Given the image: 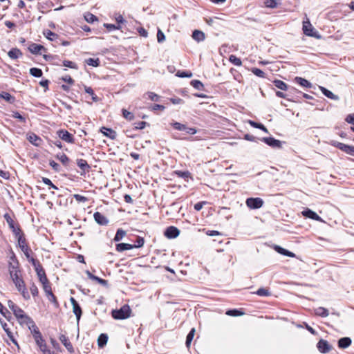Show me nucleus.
<instances>
[{"instance_id":"1","label":"nucleus","mask_w":354,"mask_h":354,"mask_svg":"<svg viewBox=\"0 0 354 354\" xmlns=\"http://www.w3.org/2000/svg\"><path fill=\"white\" fill-rule=\"evenodd\" d=\"M131 309L129 305H124L120 309L113 310L111 315L115 319H125L131 316Z\"/></svg>"},{"instance_id":"2","label":"nucleus","mask_w":354,"mask_h":354,"mask_svg":"<svg viewBox=\"0 0 354 354\" xmlns=\"http://www.w3.org/2000/svg\"><path fill=\"white\" fill-rule=\"evenodd\" d=\"M18 240V244L22 252L24 253L25 256L27 257V259L30 261V253H31V249L28 247V245L26 243V240L24 237V234L21 235H19V236L17 237Z\"/></svg>"},{"instance_id":"3","label":"nucleus","mask_w":354,"mask_h":354,"mask_svg":"<svg viewBox=\"0 0 354 354\" xmlns=\"http://www.w3.org/2000/svg\"><path fill=\"white\" fill-rule=\"evenodd\" d=\"M57 134L58 137L62 140L68 142V143H74L75 139L73 134L70 133L68 131L61 129L57 131Z\"/></svg>"},{"instance_id":"4","label":"nucleus","mask_w":354,"mask_h":354,"mask_svg":"<svg viewBox=\"0 0 354 354\" xmlns=\"http://www.w3.org/2000/svg\"><path fill=\"white\" fill-rule=\"evenodd\" d=\"M317 347L319 351L322 353H328L333 348L332 346L326 340L323 339H321L317 342Z\"/></svg>"},{"instance_id":"5","label":"nucleus","mask_w":354,"mask_h":354,"mask_svg":"<svg viewBox=\"0 0 354 354\" xmlns=\"http://www.w3.org/2000/svg\"><path fill=\"white\" fill-rule=\"evenodd\" d=\"M4 218L6 220L10 228L12 230V232L15 234L16 237L23 234L21 232V229L19 227L15 226V222L8 214H6Z\"/></svg>"},{"instance_id":"6","label":"nucleus","mask_w":354,"mask_h":354,"mask_svg":"<svg viewBox=\"0 0 354 354\" xmlns=\"http://www.w3.org/2000/svg\"><path fill=\"white\" fill-rule=\"evenodd\" d=\"M263 204V201L260 198H249L246 200V205L251 209L260 208Z\"/></svg>"},{"instance_id":"7","label":"nucleus","mask_w":354,"mask_h":354,"mask_svg":"<svg viewBox=\"0 0 354 354\" xmlns=\"http://www.w3.org/2000/svg\"><path fill=\"white\" fill-rule=\"evenodd\" d=\"M180 234V230L174 226L168 227L165 231V236L169 239H175Z\"/></svg>"},{"instance_id":"8","label":"nucleus","mask_w":354,"mask_h":354,"mask_svg":"<svg viewBox=\"0 0 354 354\" xmlns=\"http://www.w3.org/2000/svg\"><path fill=\"white\" fill-rule=\"evenodd\" d=\"M10 277L17 290L25 286V282L21 278L20 273L17 274L15 272H12V273L11 272Z\"/></svg>"},{"instance_id":"9","label":"nucleus","mask_w":354,"mask_h":354,"mask_svg":"<svg viewBox=\"0 0 354 354\" xmlns=\"http://www.w3.org/2000/svg\"><path fill=\"white\" fill-rule=\"evenodd\" d=\"M35 341L37 345L39 347L40 351L44 354H55L53 351H50L47 348V345L42 336H41V339H35Z\"/></svg>"},{"instance_id":"10","label":"nucleus","mask_w":354,"mask_h":354,"mask_svg":"<svg viewBox=\"0 0 354 354\" xmlns=\"http://www.w3.org/2000/svg\"><path fill=\"white\" fill-rule=\"evenodd\" d=\"M334 146L337 147L338 149L342 150V151H344L345 153L351 155L354 154V147L353 146H349L346 144L336 142L334 144Z\"/></svg>"},{"instance_id":"11","label":"nucleus","mask_w":354,"mask_h":354,"mask_svg":"<svg viewBox=\"0 0 354 354\" xmlns=\"http://www.w3.org/2000/svg\"><path fill=\"white\" fill-rule=\"evenodd\" d=\"M94 219L97 223L101 225H106L109 223L108 218L99 212L93 214Z\"/></svg>"},{"instance_id":"12","label":"nucleus","mask_w":354,"mask_h":354,"mask_svg":"<svg viewBox=\"0 0 354 354\" xmlns=\"http://www.w3.org/2000/svg\"><path fill=\"white\" fill-rule=\"evenodd\" d=\"M59 339L64 344V346L66 347V348L68 350L69 353H74L73 346L71 342L69 341L68 338L65 335H61L59 337Z\"/></svg>"},{"instance_id":"13","label":"nucleus","mask_w":354,"mask_h":354,"mask_svg":"<svg viewBox=\"0 0 354 354\" xmlns=\"http://www.w3.org/2000/svg\"><path fill=\"white\" fill-rule=\"evenodd\" d=\"M1 324L3 329L6 333V334H7L8 337H9V339H10V341H12V342L15 345H16L18 348H19V346L18 344V342L15 339V338L14 337L12 333L11 332V330H10V328L8 326V324L6 322L3 323L2 322H1Z\"/></svg>"},{"instance_id":"14","label":"nucleus","mask_w":354,"mask_h":354,"mask_svg":"<svg viewBox=\"0 0 354 354\" xmlns=\"http://www.w3.org/2000/svg\"><path fill=\"white\" fill-rule=\"evenodd\" d=\"M30 261L35 268V271L37 272L38 278H40L44 275H46L45 270H44V268L39 262H37L34 258H31Z\"/></svg>"},{"instance_id":"15","label":"nucleus","mask_w":354,"mask_h":354,"mask_svg":"<svg viewBox=\"0 0 354 354\" xmlns=\"http://www.w3.org/2000/svg\"><path fill=\"white\" fill-rule=\"evenodd\" d=\"M100 132L106 137L109 138L111 140H115L117 138V133L115 131L111 129L102 127L100 129Z\"/></svg>"},{"instance_id":"16","label":"nucleus","mask_w":354,"mask_h":354,"mask_svg":"<svg viewBox=\"0 0 354 354\" xmlns=\"http://www.w3.org/2000/svg\"><path fill=\"white\" fill-rule=\"evenodd\" d=\"M263 141L268 145L273 148H281V142L279 140H276L273 138H263Z\"/></svg>"},{"instance_id":"17","label":"nucleus","mask_w":354,"mask_h":354,"mask_svg":"<svg viewBox=\"0 0 354 354\" xmlns=\"http://www.w3.org/2000/svg\"><path fill=\"white\" fill-rule=\"evenodd\" d=\"M351 343H352L351 339L350 337H346L340 338L338 340L337 344H338V347L339 348L344 349V348H346L348 346H350Z\"/></svg>"},{"instance_id":"18","label":"nucleus","mask_w":354,"mask_h":354,"mask_svg":"<svg viewBox=\"0 0 354 354\" xmlns=\"http://www.w3.org/2000/svg\"><path fill=\"white\" fill-rule=\"evenodd\" d=\"M28 328L30 330L31 333L34 339H41V333H40L38 327L36 326L35 323L33 322V324H30L28 326Z\"/></svg>"},{"instance_id":"19","label":"nucleus","mask_w":354,"mask_h":354,"mask_svg":"<svg viewBox=\"0 0 354 354\" xmlns=\"http://www.w3.org/2000/svg\"><path fill=\"white\" fill-rule=\"evenodd\" d=\"M28 140L35 146H39L41 139L35 133H31L28 134Z\"/></svg>"},{"instance_id":"20","label":"nucleus","mask_w":354,"mask_h":354,"mask_svg":"<svg viewBox=\"0 0 354 354\" xmlns=\"http://www.w3.org/2000/svg\"><path fill=\"white\" fill-rule=\"evenodd\" d=\"M302 214L304 216L310 218L315 221H320L321 220L320 216L317 213H315V212H313L309 209H306V210L303 211Z\"/></svg>"},{"instance_id":"21","label":"nucleus","mask_w":354,"mask_h":354,"mask_svg":"<svg viewBox=\"0 0 354 354\" xmlns=\"http://www.w3.org/2000/svg\"><path fill=\"white\" fill-rule=\"evenodd\" d=\"M8 55L10 59H16L23 55L21 51L17 48H13L8 53Z\"/></svg>"},{"instance_id":"22","label":"nucleus","mask_w":354,"mask_h":354,"mask_svg":"<svg viewBox=\"0 0 354 354\" xmlns=\"http://www.w3.org/2000/svg\"><path fill=\"white\" fill-rule=\"evenodd\" d=\"M28 50L30 52H31L32 54L38 55L41 54L40 50H45L44 47L41 45L37 44L35 43L31 44L29 47Z\"/></svg>"},{"instance_id":"23","label":"nucleus","mask_w":354,"mask_h":354,"mask_svg":"<svg viewBox=\"0 0 354 354\" xmlns=\"http://www.w3.org/2000/svg\"><path fill=\"white\" fill-rule=\"evenodd\" d=\"M86 274H87V276L88 277L89 279L97 281V283H99L100 284H101V285H102L104 286H107L108 281L106 280L101 279V278H100V277H98L97 276L93 275L88 270H87L86 272Z\"/></svg>"},{"instance_id":"24","label":"nucleus","mask_w":354,"mask_h":354,"mask_svg":"<svg viewBox=\"0 0 354 354\" xmlns=\"http://www.w3.org/2000/svg\"><path fill=\"white\" fill-rule=\"evenodd\" d=\"M319 89L321 90L322 93L327 97L334 100H339V97L337 95H335L333 93H332L330 91L328 90L325 87L319 86Z\"/></svg>"},{"instance_id":"25","label":"nucleus","mask_w":354,"mask_h":354,"mask_svg":"<svg viewBox=\"0 0 354 354\" xmlns=\"http://www.w3.org/2000/svg\"><path fill=\"white\" fill-rule=\"evenodd\" d=\"M295 82L297 84L301 86L302 87H306V88H311L312 87V84L309 81H308L307 80H306L304 78L300 77H296L295 78Z\"/></svg>"},{"instance_id":"26","label":"nucleus","mask_w":354,"mask_h":354,"mask_svg":"<svg viewBox=\"0 0 354 354\" xmlns=\"http://www.w3.org/2000/svg\"><path fill=\"white\" fill-rule=\"evenodd\" d=\"M313 28L309 21H304L303 24V30L305 35L308 36H313Z\"/></svg>"},{"instance_id":"27","label":"nucleus","mask_w":354,"mask_h":354,"mask_svg":"<svg viewBox=\"0 0 354 354\" xmlns=\"http://www.w3.org/2000/svg\"><path fill=\"white\" fill-rule=\"evenodd\" d=\"M115 248L118 252H123L124 250H131L134 248V246H133L132 244L122 243L117 244Z\"/></svg>"},{"instance_id":"28","label":"nucleus","mask_w":354,"mask_h":354,"mask_svg":"<svg viewBox=\"0 0 354 354\" xmlns=\"http://www.w3.org/2000/svg\"><path fill=\"white\" fill-rule=\"evenodd\" d=\"M192 37L194 40L197 41H202L205 38L204 32L198 30H195L193 32Z\"/></svg>"},{"instance_id":"29","label":"nucleus","mask_w":354,"mask_h":354,"mask_svg":"<svg viewBox=\"0 0 354 354\" xmlns=\"http://www.w3.org/2000/svg\"><path fill=\"white\" fill-rule=\"evenodd\" d=\"M77 165L83 171H88L90 169L89 165L87 163L86 160L84 159H77Z\"/></svg>"},{"instance_id":"30","label":"nucleus","mask_w":354,"mask_h":354,"mask_svg":"<svg viewBox=\"0 0 354 354\" xmlns=\"http://www.w3.org/2000/svg\"><path fill=\"white\" fill-rule=\"evenodd\" d=\"M107 341H108L107 335L104 334V333L100 334L97 339L98 346L100 348L104 347L106 344Z\"/></svg>"},{"instance_id":"31","label":"nucleus","mask_w":354,"mask_h":354,"mask_svg":"<svg viewBox=\"0 0 354 354\" xmlns=\"http://www.w3.org/2000/svg\"><path fill=\"white\" fill-rule=\"evenodd\" d=\"M315 315L322 317H326L328 316L329 313L328 309L324 307H319L315 310Z\"/></svg>"},{"instance_id":"32","label":"nucleus","mask_w":354,"mask_h":354,"mask_svg":"<svg viewBox=\"0 0 354 354\" xmlns=\"http://www.w3.org/2000/svg\"><path fill=\"white\" fill-rule=\"evenodd\" d=\"M73 312L76 316L77 322L78 324L82 314V310L79 304L77 305L74 304L73 306Z\"/></svg>"},{"instance_id":"33","label":"nucleus","mask_w":354,"mask_h":354,"mask_svg":"<svg viewBox=\"0 0 354 354\" xmlns=\"http://www.w3.org/2000/svg\"><path fill=\"white\" fill-rule=\"evenodd\" d=\"M84 91L86 93L89 94L91 96V99L93 102H98L99 97L95 94L93 88L91 87L84 86Z\"/></svg>"},{"instance_id":"34","label":"nucleus","mask_w":354,"mask_h":354,"mask_svg":"<svg viewBox=\"0 0 354 354\" xmlns=\"http://www.w3.org/2000/svg\"><path fill=\"white\" fill-rule=\"evenodd\" d=\"M85 20L90 24H93L98 21V18L93 14L88 12L84 14Z\"/></svg>"},{"instance_id":"35","label":"nucleus","mask_w":354,"mask_h":354,"mask_svg":"<svg viewBox=\"0 0 354 354\" xmlns=\"http://www.w3.org/2000/svg\"><path fill=\"white\" fill-rule=\"evenodd\" d=\"M195 331H196L195 328H193L191 329V330L187 335L185 344L187 348H189V346L191 345V343H192L193 338L194 337V335H195Z\"/></svg>"},{"instance_id":"36","label":"nucleus","mask_w":354,"mask_h":354,"mask_svg":"<svg viewBox=\"0 0 354 354\" xmlns=\"http://www.w3.org/2000/svg\"><path fill=\"white\" fill-rule=\"evenodd\" d=\"M0 97L4 99L6 102L11 103V104L15 101V97L11 95L10 93H8L7 92L1 93Z\"/></svg>"},{"instance_id":"37","label":"nucleus","mask_w":354,"mask_h":354,"mask_svg":"<svg viewBox=\"0 0 354 354\" xmlns=\"http://www.w3.org/2000/svg\"><path fill=\"white\" fill-rule=\"evenodd\" d=\"M13 314L15 315V316L16 317L17 319H20V318H26V319L27 318L26 314L25 313L24 310H22L19 306L13 311Z\"/></svg>"},{"instance_id":"38","label":"nucleus","mask_w":354,"mask_h":354,"mask_svg":"<svg viewBox=\"0 0 354 354\" xmlns=\"http://www.w3.org/2000/svg\"><path fill=\"white\" fill-rule=\"evenodd\" d=\"M56 158L65 166H66L69 162L68 157L64 153L57 154Z\"/></svg>"},{"instance_id":"39","label":"nucleus","mask_w":354,"mask_h":354,"mask_svg":"<svg viewBox=\"0 0 354 354\" xmlns=\"http://www.w3.org/2000/svg\"><path fill=\"white\" fill-rule=\"evenodd\" d=\"M125 235H126V232L124 230H123L122 229H118L116 232V234L115 235L113 241L115 242H118L120 240H122V239L124 236H125Z\"/></svg>"},{"instance_id":"40","label":"nucleus","mask_w":354,"mask_h":354,"mask_svg":"<svg viewBox=\"0 0 354 354\" xmlns=\"http://www.w3.org/2000/svg\"><path fill=\"white\" fill-rule=\"evenodd\" d=\"M249 124L252 127H253L254 128H257V129H261L264 132L268 133V129H266V127L263 124H262L261 123H258V122H256L252 121V120H249Z\"/></svg>"},{"instance_id":"41","label":"nucleus","mask_w":354,"mask_h":354,"mask_svg":"<svg viewBox=\"0 0 354 354\" xmlns=\"http://www.w3.org/2000/svg\"><path fill=\"white\" fill-rule=\"evenodd\" d=\"M30 74L35 77H40L43 75V72L40 68H31L30 69Z\"/></svg>"},{"instance_id":"42","label":"nucleus","mask_w":354,"mask_h":354,"mask_svg":"<svg viewBox=\"0 0 354 354\" xmlns=\"http://www.w3.org/2000/svg\"><path fill=\"white\" fill-rule=\"evenodd\" d=\"M85 62L88 65L92 66L94 67H97V66H100V61L99 58H97V59L88 58L85 60Z\"/></svg>"},{"instance_id":"43","label":"nucleus","mask_w":354,"mask_h":354,"mask_svg":"<svg viewBox=\"0 0 354 354\" xmlns=\"http://www.w3.org/2000/svg\"><path fill=\"white\" fill-rule=\"evenodd\" d=\"M122 116L129 121H131L134 119V115L133 113L122 109Z\"/></svg>"},{"instance_id":"44","label":"nucleus","mask_w":354,"mask_h":354,"mask_svg":"<svg viewBox=\"0 0 354 354\" xmlns=\"http://www.w3.org/2000/svg\"><path fill=\"white\" fill-rule=\"evenodd\" d=\"M26 317H27L26 319V318L17 319L19 323L21 325L26 324V325H28V326H29V325L30 324H33V320H32V319L30 317H29L28 315H26Z\"/></svg>"},{"instance_id":"45","label":"nucleus","mask_w":354,"mask_h":354,"mask_svg":"<svg viewBox=\"0 0 354 354\" xmlns=\"http://www.w3.org/2000/svg\"><path fill=\"white\" fill-rule=\"evenodd\" d=\"M229 59H230V62L235 66H240L242 64V62H241V59L237 57L235 55H230Z\"/></svg>"},{"instance_id":"46","label":"nucleus","mask_w":354,"mask_h":354,"mask_svg":"<svg viewBox=\"0 0 354 354\" xmlns=\"http://www.w3.org/2000/svg\"><path fill=\"white\" fill-rule=\"evenodd\" d=\"M273 84H274V85L277 88H279V89H281V90H284V91H285V90H286V88H287V85H286V84L285 82H283V81H281V80H274V81L273 82Z\"/></svg>"},{"instance_id":"47","label":"nucleus","mask_w":354,"mask_h":354,"mask_svg":"<svg viewBox=\"0 0 354 354\" xmlns=\"http://www.w3.org/2000/svg\"><path fill=\"white\" fill-rule=\"evenodd\" d=\"M44 35L46 37L47 39H48L50 41H54L56 39H57L58 35L52 31L48 30L46 32H44Z\"/></svg>"},{"instance_id":"48","label":"nucleus","mask_w":354,"mask_h":354,"mask_svg":"<svg viewBox=\"0 0 354 354\" xmlns=\"http://www.w3.org/2000/svg\"><path fill=\"white\" fill-rule=\"evenodd\" d=\"M171 126H172L174 129L178 131H184L185 129H186V125L178 122H171Z\"/></svg>"},{"instance_id":"49","label":"nucleus","mask_w":354,"mask_h":354,"mask_svg":"<svg viewBox=\"0 0 354 354\" xmlns=\"http://www.w3.org/2000/svg\"><path fill=\"white\" fill-rule=\"evenodd\" d=\"M191 85L197 90H203L204 86L203 83L197 80H192L191 82Z\"/></svg>"},{"instance_id":"50","label":"nucleus","mask_w":354,"mask_h":354,"mask_svg":"<svg viewBox=\"0 0 354 354\" xmlns=\"http://www.w3.org/2000/svg\"><path fill=\"white\" fill-rule=\"evenodd\" d=\"M256 294L259 296L261 297H266L270 295V292H269L268 289L261 288L257 290L256 292Z\"/></svg>"},{"instance_id":"51","label":"nucleus","mask_w":354,"mask_h":354,"mask_svg":"<svg viewBox=\"0 0 354 354\" xmlns=\"http://www.w3.org/2000/svg\"><path fill=\"white\" fill-rule=\"evenodd\" d=\"M146 95L148 96V98L153 102H158L160 100V97L153 92H147Z\"/></svg>"},{"instance_id":"52","label":"nucleus","mask_w":354,"mask_h":354,"mask_svg":"<svg viewBox=\"0 0 354 354\" xmlns=\"http://www.w3.org/2000/svg\"><path fill=\"white\" fill-rule=\"evenodd\" d=\"M42 181L44 183H45L46 185H49V189H58V187L55 185L52 182L51 180L46 178V177H43L42 178Z\"/></svg>"},{"instance_id":"53","label":"nucleus","mask_w":354,"mask_h":354,"mask_svg":"<svg viewBox=\"0 0 354 354\" xmlns=\"http://www.w3.org/2000/svg\"><path fill=\"white\" fill-rule=\"evenodd\" d=\"M226 315H227L229 316L236 317V316H240V315H243V313L241 312V311H239V310H236V309H232V310H227L226 312Z\"/></svg>"},{"instance_id":"54","label":"nucleus","mask_w":354,"mask_h":354,"mask_svg":"<svg viewBox=\"0 0 354 354\" xmlns=\"http://www.w3.org/2000/svg\"><path fill=\"white\" fill-rule=\"evenodd\" d=\"M175 174L178 176V177H180V178H187L189 177H190V172L188 171H175Z\"/></svg>"},{"instance_id":"55","label":"nucleus","mask_w":354,"mask_h":354,"mask_svg":"<svg viewBox=\"0 0 354 354\" xmlns=\"http://www.w3.org/2000/svg\"><path fill=\"white\" fill-rule=\"evenodd\" d=\"M12 117L13 118L18 119L21 122H26V118L24 116H23L21 114H20L17 111H13L12 113Z\"/></svg>"},{"instance_id":"56","label":"nucleus","mask_w":354,"mask_h":354,"mask_svg":"<svg viewBox=\"0 0 354 354\" xmlns=\"http://www.w3.org/2000/svg\"><path fill=\"white\" fill-rule=\"evenodd\" d=\"M17 290L21 293V295L24 299H30L29 293H28L25 286L21 287V288L18 289Z\"/></svg>"},{"instance_id":"57","label":"nucleus","mask_w":354,"mask_h":354,"mask_svg":"<svg viewBox=\"0 0 354 354\" xmlns=\"http://www.w3.org/2000/svg\"><path fill=\"white\" fill-rule=\"evenodd\" d=\"M63 65L66 67L73 68V69H77V66L75 62H73L69 60H64L63 62Z\"/></svg>"},{"instance_id":"58","label":"nucleus","mask_w":354,"mask_h":354,"mask_svg":"<svg viewBox=\"0 0 354 354\" xmlns=\"http://www.w3.org/2000/svg\"><path fill=\"white\" fill-rule=\"evenodd\" d=\"M145 243V240L142 237L138 236L136 241V243L133 245L134 248H139L143 246Z\"/></svg>"},{"instance_id":"59","label":"nucleus","mask_w":354,"mask_h":354,"mask_svg":"<svg viewBox=\"0 0 354 354\" xmlns=\"http://www.w3.org/2000/svg\"><path fill=\"white\" fill-rule=\"evenodd\" d=\"M251 71L255 75L259 77H265V73L262 70L257 68H252Z\"/></svg>"},{"instance_id":"60","label":"nucleus","mask_w":354,"mask_h":354,"mask_svg":"<svg viewBox=\"0 0 354 354\" xmlns=\"http://www.w3.org/2000/svg\"><path fill=\"white\" fill-rule=\"evenodd\" d=\"M104 26L109 30L112 31L114 30H119L120 28V26H115L111 24H104Z\"/></svg>"},{"instance_id":"61","label":"nucleus","mask_w":354,"mask_h":354,"mask_svg":"<svg viewBox=\"0 0 354 354\" xmlns=\"http://www.w3.org/2000/svg\"><path fill=\"white\" fill-rule=\"evenodd\" d=\"M176 75L180 77H191L192 73L187 71H178Z\"/></svg>"},{"instance_id":"62","label":"nucleus","mask_w":354,"mask_h":354,"mask_svg":"<svg viewBox=\"0 0 354 354\" xmlns=\"http://www.w3.org/2000/svg\"><path fill=\"white\" fill-rule=\"evenodd\" d=\"M30 290L33 297H36L38 295V288L34 283H32L31 286L30 287Z\"/></svg>"},{"instance_id":"63","label":"nucleus","mask_w":354,"mask_h":354,"mask_svg":"<svg viewBox=\"0 0 354 354\" xmlns=\"http://www.w3.org/2000/svg\"><path fill=\"white\" fill-rule=\"evenodd\" d=\"M291 265H295L296 267H297L299 269H301V267L304 266V261H302V259L297 258L295 261L291 262Z\"/></svg>"},{"instance_id":"64","label":"nucleus","mask_w":354,"mask_h":354,"mask_svg":"<svg viewBox=\"0 0 354 354\" xmlns=\"http://www.w3.org/2000/svg\"><path fill=\"white\" fill-rule=\"evenodd\" d=\"M49 165L55 171L58 172L60 171V166L55 161L50 160Z\"/></svg>"}]
</instances>
